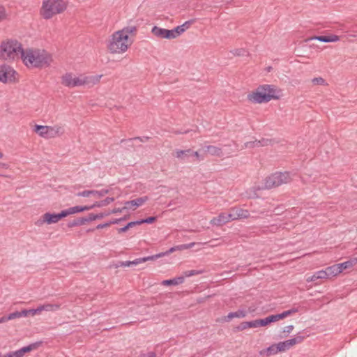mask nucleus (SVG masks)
Instances as JSON below:
<instances>
[{
	"mask_svg": "<svg viewBox=\"0 0 357 357\" xmlns=\"http://www.w3.org/2000/svg\"><path fill=\"white\" fill-rule=\"evenodd\" d=\"M136 29L133 26H125L114 31L106 43V49L112 55L125 54L132 45Z\"/></svg>",
	"mask_w": 357,
	"mask_h": 357,
	"instance_id": "obj_1",
	"label": "nucleus"
},
{
	"mask_svg": "<svg viewBox=\"0 0 357 357\" xmlns=\"http://www.w3.org/2000/svg\"><path fill=\"white\" fill-rule=\"evenodd\" d=\"M20 59L29 69L47 68L53 62L50 53L43 49L34 47L23 49Z\"/></svg>",
	"mask_w": 357,
	"mask_h": 357,
	"instance_id": "obj_2",
	"label": "nucleus"
},
{
	"mask_svg": "<svg viewBox=\"0 0 357 357\" xmlns=\"http://www.w3.org/2000/svg\"><path fill=\"white\" fill-rule=\"evenodd\" d=\"M101 77V75L68 72L61 76V82L63 86L70 89L76 87L91 88L98 84Z\"/></svg>",
	"mask_w": 357,
	"mask_h": 357,
	"instance_id": "obj_3",
	"label": "nucleus"
},
{
	"mask_svg": "<svg viewBox=\"0 0 357 357\" xmlns=\"http://www.w3.org/2000/svg\"><path fill=\"white\" fill-rule=\"evenodd\" d=\"M282 96V91L280 89L271 84H262L249 92L247 99L252 103L261 104L271 100H278Z\"/></svg>",
	"mask_w": 357,
	"mask_h": 357,
	"instance_id": "obj_4",
	"label": "nucleus"
},
{
	"mask_svg": "<svg viewBox=\"0 0 357 357\" xmlns=\"http://www.w3.org/2000/svg\"><path fill=\"white\" fill-rule=\"evenodd\" d=\"M22 43L16 38H6L0 42V60L14 63L21 57L23 51Z\"/></svg>",
	"mask_w": 357,
	"mask_h": 357,
	"instance_id": "obj_5",
	"label": "nucleus"
},
{
	"mask_svg": "<svg viewBox=\"0 0 357 357\" xmlns=\"http://www.w3.org/2000/svg\"><path fill=\"white\" fill-rule=\"evenodd\" d=\"M68 6V0H43L39 15L43 20H51L65 12Z\"/></svg>",
	"mask_w": 357,
	"mask_h": 357,
	"instance_id": "obj_6",
	"label": "nucleus"
},
{
	"mask_svg": "<svg viewBox=\"0 0 357 357\" xmlns=\"http://www.w3.org/2000/svg\"><path fill=\"white\" fill-rule=\"evenodd\" d=\"M83 208L79 206H74L66 209L61 211L58 213L46 212L43 214L39 220L36 222V225L42 226L45 224L52 225L58 223L61 219L75 213H82Z\"/></svg>",
	"mask_w": 357,
	"mask_h": 357,
	"instance_id": "obj_7",
	"label": "nucleus"
},
{
	"mask_svg": "<svg viewBox=\"0 0 357 357\" xmlns=\"http://www.w3.org/2000/svg\"><path fill=\"white\" fill-rule=\"evenodd\" d=\"M292 180L293 176L289 172H277L267 176L258 188L259 190H268L283 184L289 183Z\"/></svg>",
	"mask_w": 357,
	"mask_h": 357,
	"instance_id": "obj_8",
	"label": "nucleus"
},
{
	"mask_svg": "<svg viewBox=\"0 0 357 357\" xmlns=\"http://www.w3.org/2000/svg\"><path fill=\"white\" fill-rule=\"evenodd\" d=\"M190 27V22H185L180 26L172 29H167L160 26H154L151 29V33L158 39L174 40L178 38Z\"/></svg>",
	"mask_w": 357,
	"mask_h": 357,
	"instance_id": "obj_9",
	"label": "nucleus"
},
{
	"mask_svg": "<svg viewBox=\"0 0 357 357\" xmlns=\"http://www.w3.org/2000/svg\"><path fill=\"white\" fill-rule=\"evenodd\" d=\"M33 131L40 137L45 139H52L61 137L64 133V129L59 125L52 126L35 125Z\"/></svg>",
	"mask_w": 357,
	"mask_h": 357,
	"instance_id": "obj_10",
	"label": "nucleus"
},
{
	"mask_svg": "<svg viewBox=\"0 0 357 357\" xmlns=\"http://www.w3.org/2000/svg\"><path fill=\"white\" fill-rule=\"evenodd\" d=\"M20 77V74L13 66L6 63L0 65V83L15 84L19 82Z\"/></svg>",
	"mask_w": 357,
	"mask_h": 357,
	"instance_id": "obj_11",
	"label": "nucleus"
},
{
	"mask_svg": "<svg viewBox=\"0 0 357 357\" xmlns=\"http://www.w3.org/2000/svg\"><path fill=\"white\" fill-rule=\"evenodd\" d=\"M297 312L298 310L296 308H292L291 310L284 311L280 314L270 315L264 319H257L259 328L266 327L271 323L277 322L280 320L284 319L286 317L296 313Z\"/></svg>",
	"mask_w": 357,
	"mask_h": 357,
	"instance_id": "obj_12",
	"label": "nucleus"
},
{
	"mask_svg": "<svg viewBox=\"0 0 357 357\" xmlns=\"http://www.w3.org/2000/svg\"><path fill=\"white\" fill-rule=\"evenodd\" d=\"M39 346L40 343H33L17 351H10L4 355H1V357H24L26 354L36 350Z\"/></svg>",
	"mask_w": 357,
	"mask_h": 357,
	"instance_id": "obj_13",
	"label": "nucleus"
},
{
	"mask_svg": "<svg viewBox=\"0 0 357 357\" xmlns=\"http://www.w3.org/2000/svg\"><path fill=\"white\" fill-rule=\"evenodd\" d=\"M148 200L149 197L147 196H143L130 201L125 202V208H127V211H135L137 208L143 206Z\"/></svg>",
	"mask_w": 357,
	"mask_h": 357,
	"instance_id": "obj_14",
	"label": "nucleus"
},
{
	"mask_svg": "<svg viewBox=\"0 0 357 357\" xmlns=\"http://www.w3.org/2000/svg\"><path fill=\"white\" fill-rule=\"evenodd\" d=\"M304 340L302 336H297L294 338L278 342L280 352H284L294 347L296 344L301 343Z\"/></svg>",
	"mask_w": 357,
	"mask_h": 357,
	"instance_id": "obj_15",
	"label": "nucleus"
},
{
	"mask_svg": "<svg viewBox=\"0 0 357 357\" xmlns=\"http://www.w3.org/2000/svg\"><path fill=\"white\" fill-rule=\"evenodd\" d=\"M231 221L238 219L248 218L250 216L249 211L241 208H231L229 212Z\"/></svg>",
	"mask_w": 357,
	"mask_h": 357,
	"instance_id": "obj_16",
	"label": "nucleus"
},
{
	"mask_svg": "<svg viewBox=\"0 0 357 357\" xmlns=\"http://www.w3.org/2000/svg\"><path fill=\"white\" fill-rule=\"evenodd\" d=\"M114 201V197H107L104 200L96 202L91 206H79L80 208H83L82 212L86 211H89L91 209H93L94 208H100L106 206L111 203H112Z\"/></svg>",
	"mask_w": 357,
	"mask_h": 357,
	"instance_id": "obj_17",
	"label": "nucleus"
},
{
	"mask_svg": "<svg viewBox=\"0 0 357 357\" xmlns=\"http://www.w3.org/2000/svg\"><path fill=\"white\" fill-rule=\"evenodd\" d=\"M230 218L229 213H222L217 217H214L210 221V223L215 226H222L229 222H230Z\"/></svg>",
	"mask_w": 357,
	"mask_h": 357,
	"instance_id": "obj_18",
	"label": "nucleus"
},
{
	"mask_svg": "<svg viewBox=\"0 0 357 357\" xmlns=\"http://www.w3.org/2000/svg\"><path fill=\"white\" fill-rule=\"evenodd\" d=\"M314 39L324 43H335L340 40V36L334 34L328 36H314L309 38L307 40Z\"/></svg>",
	"mask_w": 357,
	"mask_h": 357,
	"instance_id": "obj_19",
	"label": "nucleus"
},
{
	"mask_svg": "<svg viewBox=\"0 0 357 357\" xmlns=\"http://www.w3.org/2000/svg\"><path fill=\"white\" fill-rule=\"evenodd\" d=\"M148 261H153V257L151 256H148L146 257L138 258L133 261H126L122 263L121 266L125 267H128L132 265L137 266L139 264Z\"/></svg>",
	"mask_w": 357,
	"mask_h": 357,
	"instance_id": "obj_20",
	"label": "nucleus"
},
{
	"mask_svg": "<svg viewBox=\"0 0 357 357\" xmlns=\"http://www.w3.org/2000/svg\"><path fill=\"white\" fill-rule=\"evenodd\" d=\"M328 279L337 277L341 273L337 264L328 266L325 268Z\"/></svg>",
	"mask_w": 357,
	"mask_h": 357,
	"instance_id": "obj_21",
	"label": "nucleus"
},
{
	"mask_svg": "<svg viewBox=\"0 0 357 357\" xmlns=\"http://www.w3.org/2000/svg\"><path fill=\"white\" fill-rule=\"evenodd\" d=\"M357 264V258H353L348 261H346L342 263L337 264L339 265V268L340 269L341 273H342L344 270L351 268Z\"/></svg>",
	"mask_w": 357,
	"mask_h": 357,
	"instance_id": "obj_22",
	"label": "nucleus"
},
{
	"mask_svg": "<svg viewBox=\"0 0 357 357\" xmlns=\"http://www.w3.org/2000/svg\"><path fill=\"white\" fill-rule=\"evenodd\" d=\"M184 282V277L183 276H179V277H177V278H173L172 280H163L162 282H161V284L164 285V286H169V285H178V284H182Z\"/></svg>",
	"mask_w": 357,
	"mask_h": 357,
	"instance_id": "obj_23",
	"label": "nucleus"
},
{
	"mask_svg": "<svg viewBox=\"0 0 357 357\" xmlns=\"http://www.w3.org/2000/svg\"><path fill=\"white\" fill-rule=\"evenodd\" d=\"M247 312L245 310H239L235 312H230L225 317L226 321H230L233 318H243L246 316Z\"/></svg>",
	"mask_w": 357,
	"mask_h": 357,
	"instance_id": "obj_24",
	"label": "nucleus"
},
{
	"mask_svg": "<svg viewBox=\"0 0 357 357\" xmlns=\"http://www.w3.org/2000/svg\"><path fill=\"white\" fill-rule=\"evenodd\" d=\"M205 151L211 155L221 156L222 155L221 149L215 146H208Z\"/></svg>",
	"mask_w": 357,
	"mask_h": 357,
	"instance_id": "obj_25",
	"label": "nucleus"
},
{
	"mask_svg": "<svg viewBox=\"0 0 357 357\" xmlns=\"http://www.w3.org/2000/svg\"><path fill=\"white\" fill-rule=\"evenodd\" d=\"M241 329L245 330L248 328H259L257 319L250 321H245L241 324Z\"/></svg>",
	"mask_w": 357,
	"mask_h": 357,
	"instance_id": "obj_26",
	"label": "nucleus"
},
{
	"mask_svg": "<svg viewBox=\"0 0 357 357\" xmlns=\"http://www.w3.org/2000/svg\"><path fill=\"white\" fill-rule=\"evenodd\" d=\"M110 190L102 189L100 190H91V197L94 199H100L110 192Z\"/></svg>",
	"mask_w": 357,
	"mask_h": 357,
	"instance_id": "obj_27",
	"label": "nucleus"
},
{
	"mask_svg": "<svg viewBox=\"0 0 357 357\" xmlns=\"http://www.w3.org/2000/svg\"><path fill=\"white\" fill-rule=\"evenodd\" d=\"M9 18V13L3 4L0 3V23L3 22Z\"/></svg>",
	"mask_w": 357,
	"mask_h": 357,
	"instance_id": "obj_28",
	"label": "nucleus"
},
{
	"mask_svg": "<svg viewBox=\"0 0 357 357\" xmlns=\"http://www.w3.org/2000/svg\"><path fill=\"white\" fill-rule=\"evenodd\" d=\"M266 351L267 352L268 356L275 355L278 353H280V349L279 344L276 343V344H271L269 347H268L266 349Z\"/></svg>",
	"mask_w": 357,
	"mask_h": 357,
	"instance_id": "obj_29",
	"label": "nucleus"
},
{
	"mask_svg": "<svg viewBox=\"0 0 357 357\" xmlns=\"http://www.w3.org/2000/svg\"><path fill=\"white\" fill-rule=\"evenodd\" d=\"M190 153V150H177L174 153V156L178 159L185 160Z\"/></svg>",
	"mask_w": 357,
	"mask_h": 357,
	"instance_id": "obj_30",
	"label": "nucleus"
},
{
	"mask_svg": "<svg viewBox=\"0 0 357 357\" xmlns=\"http://www.w3.org/2000/svg\"><path fill=\"white\" fill-rule=\"evenodd\" d=\"M43 309L46 312H54L60 309L61 305L59 304L46 303L43 304Z\"/></svg>",
	"mask_w": 357,
	"mask_h": 357,
	"instance_id": "obj_31",
	"label": "nucleus"
},
{
	"mask_svg": "<svg viewBox=\"0 0 357 357\" xmlns=\"http://www.w3.org/2000/svg\"><path fill=\"white\" fill-rule=\"evenodd\" d=\"M176 246H174V247L171 248L169 250H168L166 252H160V253L152 255V257H153V261H154V260H155L157 259H159V258L163 257L165 256L169 255V254H171V253H172L174 252H176Z\"/></svg>",
	"mask_w": 357,
	"mask_h": 357,
	"instance_id": "obj_32",
	"label": "nucleus"
},
{
	"mask_svg": "<svg viewBox=\"0 0 357 357\" xmlns=\"http://www.w3.org/2000/svg\"><path fill=\"white\" fill-rule=\"evenodd\" d=\"M311 82L313 85H319V86H326L327 85V83L326 82V80L321 77H314L313 78L312 80H311Z\"/></svg>",
	"mask_w": 357,
	"mask_h": 357,
	"instance_id": "obj_33",
	"label": "nucleus"
},
{
	"mask_svg": "<svg viewBox=\"0 0 357 357\" xmlns=\"http://www.w3.org/2000/svg\"><path fill=\"white\" fill-rule=\"evenodd\" d=\"M204 273V271H197V270H190L187 271L183 273V276L185 278H189L193 275H199Z\"/></svg>",
	"mask_w": 357,
	"mask_h": 357,
	"instance_id": "obj_34",
	"label": "nucleus"
},
{
	"mask_svg": "<svg viewBox=\"0 0 357 357\" xmlns=\"http://www.w3.org/2000/svg\"><path fill=\"white\" fill-rule=\"evenodd\" d=\"M195 243H190L188 244H182L176 246V251H181L183 250L190 249L194 247Z\"/></svg>",
	"mask_w": 357,
	"mask_h": 357,
	"instance_id": "obj_35",
	"label": "nucleus"
},
{
	"mask_svg": "<svg viewBox=\"0 0 357 357\" xmlns=\"http://www.w3.org/2000/svg\"><path fill=\"white\" fill-rule=\"evenodd\" d=\"M22 317H24V315L22 314V311H21V312L17 311V312H14L13 313L9 314L8 316L6 317V319H8V321H9V320L15 319H18Z\"/></svg>",
	"mask_w": 357,
	"mask_h": 357,
	"instance_id": "obj_36",
	"label": "nucleus"
},
{
	"mask_svg": "<svg viewBox=\"0 0 357 357\" xmlns=\"http://www.w3.org/2000/svg\"><path fill=\"white\" fill-rule=\"evenodd\" d=\"M315 273L317 275V280H319V279H322V280H327V279H328V278L327 276L326 271L325 269H322V270L318 271L315 272Z\"/></svg>",
	"mask_w": 357,
	"mask_h": 357,
	"instance_id": "obj_37",
	"label": "nucleus"
},
{
	"mask_svg": "<svg viewBox=\"0 0 357 357\" xmlns=\"http://www.w3.org/2000/svg\"><path fill=\"white\" fill-rule=\"evenodd\" d=\"M22 314L24 317H34L36 315H38L36 313V309L23 310Z\"/></svg>",
	"mask_w": 357,
	"mask_h": 357,
	"instance_id": "obj_38",
	"label": "nucleus"
},
{
	"mask_svg": "<svg viewBox=\"0 0 357 357\" xmlns=\"http://www.w3.org/2000/svg\"><path fill=\"white\" fill-rule=\"evenodd\" d=\"M124 211H128L127 208H125V204L121 208H114L110 211V214H118L122 213Z\"/></svg>",
	"mask_w": 357,
	"mask_h": 357,
	"instance_id": "obj_39",
	"label": "nucleus"
},
{
	"mask_svg": "<svg viewBox=\"0 0 357 357\" xmlns=\"http://www.w3.org/2000/svg\"><path fill=\"white\" fill-rule=\"evenodd\" d=\"M77 197H91V190H83L82 192H79L77 194Z\"/></svg>",
	"mask_w": 357,
	"mask_h": 357,
	"instance_id": "obj_40",
	"label": "nucleus"
},
{
	"mask_svg": "<svg viewBox=\"0 0 357 357\" xmlns=\"http://www.w3.org/2000/svg\"><path fill=\"white\" fill-rule=\"evenodd\" d=\"M117 222H119V220H114L112 222H106V223H104V224H100V225H98L96 227V228L98 229H103V228L109 227L112 224H115V223H117Z\"/></svg>",
	"mask_w": 357,
	"mask_h": 357,
	"instance_id": "obj_41",
	"label": "nucleus"
},
{
	"mask_svg": "<svg viewBox=\"0 0 357 357\" xmlns=\"http://www.w3.org/2000/svg\"><path fill=\"white\" fill-rule=\"evenodd\" d=\"M87 222H89L88 218H79L77 222L73 223V225H83L86 224Z\"/></svg>",
	"mask_w": 357,
	"mask_h": 357,
	"instance_id": "obj_42",
	"label": "nucleus"
},
{
	"mask_svg": "<svg viewBox=\"0 0 357 357\" xmlns=\"http://www.w3.org/2000/svg\"><path fill=\"white\" fill-rule=\"evenodd\" d=\"M156 220L155 217H149L146 219L141 220L142 224L143 223H147V224H151L154 222Z\"/></svg>",
	"mask_w": 357,
	"mask_h": 357,
	"instance_id": "obj_43",
	"label": "nucleus"
},
{
	"mask_svg": "<svg viewBox=\"0 0 357 357\" xmlns=\"http://www.w3.org/2000/svg\"><path fill=\"white\" fill-rule=\"evenodd\" d=\"M317 280V275L315 273L312 275L307 276V278H306V281L307 282H314Z\"/></svg>",
	"mask_w": 357,
	"mask_h": 357,
	"instance_id": "obj_44",
	"label": "nucleus"
},
{
	"mask_svg": "<svg viewBox=\"0 0 357 357\" xmlns=\"http://www.w3.org/2000/svg\"><path fill=\"white\" fill-rule=\"evenodd\" d=\"M293 330H294V326L289 325L283 328V333H287L289 334L293 331Z\"/></svg>",
	"mask_w": 357,
	"mask_h": 357,
	"instance_id": "obj_45",
	"label": "nucleus"
},
{
	"mask_svg": "<svg viewBox=\"0 0 357 357\" xmlns=\"http://www.w3.org/2000/svg\"><path fill=\"white\" fill-rule=\"evenodd\" d=\"M128 226L129 227V228H131L135 225H142V222L141 220H138V221H134V222H130L129 223L127 224Z\"/></svg>",
	"mask_w": 357,
	"mask_h": 357,
	"instance_id": "obj_46",
	"label": "nucleus"
},
{
	"mask_svg": "<svg viewBox=\"0 0 357 357\" xmlns=\"http://www.w3.org/2000/svg\"><path fill=\"white\" fill-rule=\"evenodd\" d=\"M98 219L97 214L90 213L88 216L89 221H93Z\"/></svg>",
	"mask_w": 357,
	"mask_h": 357,
	"instance_id": "obj_47",
	"label": "nucleus"
},
{
	"mask_svg": "<svg viewBox=\"0 0 357 357\" xmlns=\"http://www.w3.org/2000/svg\"><path fill=\"white\" fill-rule=\"evenodd\" d=\"M43 305H40L39 306H38V307L36 308V313L38 315L41 314L42 312L45 311V309H43Z\"/></svg>",
	"mask_w": 357,
	"mask_h": 357,
	"instance_id": "obj_48",
	"label": "nucleus"
},
{
	"mask_svg": "<svg viewBox=\"0 0 357 357\" xmlns=\"http://www.w3.org/2000/svg\"><path fill=\"white\" fill-rule=\"evenodd\" d=\"M109 215H110V211L107 212V213H100L99 214H97V216H98V219H102L104 217L107 216Z\"/></svg>",
	"mask_w": 357,
	"mask_h": 357,
	"instance_id": "obj_49",
	"label": "nucleus"
},
{
	"mask_svg": "<svg viewBox=\"0 0 357 357\" xmlns=\"http://www.w3.org/2000/svg\"><path fill=\"white\" fill-rule=\"evenodd\" d=\"M129 228V227L128 226V225L126 226H125L124 227H122L121 229H119V232H126Z\"/></svg>",
	"mask_w": 357,
	"mask_h": 357,
	"instance_id": "obj_50",
	"label": "nucleus"
},
{
	"mask_svg": "<svg viewBox=\"0 0 357 357\" xmlns=\"http://www.w3.org/2000/svg\"><path fill=\"white\" fill-rule=\"evenodd\" d=\"M6 321H8L6 317H0V324L5 323Z\"/></svg>",
	"mask_w": 357,
	"mask_h": 357,
	"instance_id": "obj_51",
	"label": "nucleus"
},
{
	"mask_svg": "<svg viewBox=\"0 0 357 357\" xmlns=\"http://www.w3.org/2000/svg\"><path fill=\"white\" fill-rule=\"evenodd\" d=\"M193 154H194V155H195L196 158H199V153H198V152H197V151H196V152L193 153Z\"/></svg>",
	"mask_w": 357,
	"mask_h": 357,
	"instance_id": "obj_52",
	"label": "nucleus"
},
{
	"mask_svg": "<svg viewBox=\"0 0 357 357\" xmlns=\"http://www.w3.org/2000/svg\"><path fill=\"white\" fill-rule=\"evenodd\" d=\"M3 158V153L0 151V159Z\"/></svg>",
	"mask_w": 357,
	"mask_h": 357,
	"instance_id": "obj_53",
	"label": "nucleus"
},
{
	"mask_svg": "<svg viewBox=\"0 0 357 357\" xmlns=\"http://www.w3.org/2000/svg\"><path fill=\"white\" fill-rule=\"evenodd\" d=\"M117 190H118V192H119L117 197H120V195H121L120 190H119V189H117Z\"/></svg>",
	"mask_w": 357,
	"mask_h": 357,
	"instance_id": "obj_54",
	"label": "nucleus"
}]
</instances>
